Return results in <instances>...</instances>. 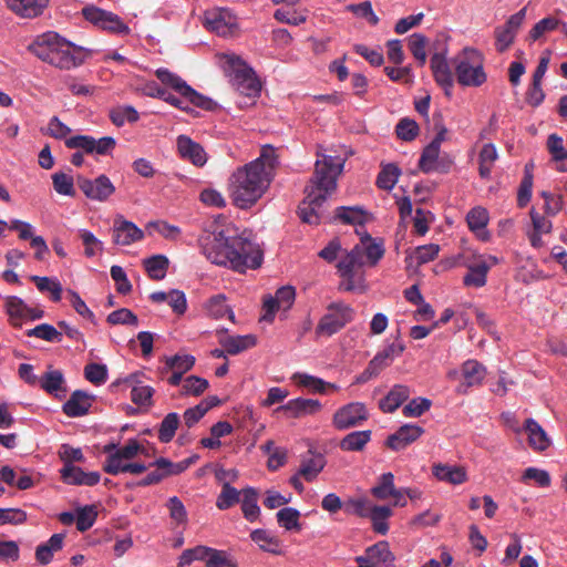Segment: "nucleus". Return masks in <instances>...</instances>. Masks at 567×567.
<instances>
[{
	"label": "nucleus",
	"mask_w": 567,
	"mask_h": 567,
	"mask_svg": "<svg viewBox=\"0 0 567 567\" xmlns=\"http://www.w3.org/2000/svg\"><path fill=\"white\" fill-rule=\"evenodd\" d=\"M144 268L154 280H162L165 278L169 260L165 255H154L143 261Z\"/></svg>",
	"instance_id": "40"
},
{
	"label": "nucleus",
	"mask_w": 567,
	"mask_h": 567,
	"mask_svg": "<svg viewBox=\"0 0 567 567\" xmlns=\"http://www.w3.org/2000/svg\"><path fill=\"white\" fill-rule=\"evenodd\" d=\"M401 175V169L398 165L389 163L382 165V168L377 177V185L384 190H391L395 186Z\"/></svg>",
	"instance_id": "44"
},
{
	"label": "nucleus",
	"mask_w": 567,
	"mask_h": 567,
	"mask_svg": "<svg viewBox=\"0 0 567 567\" xmlns=\"http://www.w3.org/2000/svg\"><path fill=\"white\" fill-rule=\"evenodd\" d=\"M92 405V398L83 391H74L63 404V412L70 417L85 415Z\"/></svg>",
	"instance_id": "29"
},
{
	"label": "nucleus",
	"mask_w": 567,
	"mask_h": 567,
	"mask_svg": "<svg viewBox=\"0 0 567 567\" xmlns=\"http://www.w3.org/2000/svg\"><path fill=\"white\" fill-rule=\"evenodd\" d=\"M411 390L408 385L395 384L389 393L379 402V408L384 413H393L410 396Z\"/></svg>",
	"instance_id": "28"
},
{
	"label": "nucleus",
	"mask_w": 567,
	"mask_h": 567,
	"mask_svg": "<svg viewBox=\"0 0 567 567\" xmlns=\"http://www.w3.org/2000/svg\"><path fill=\"white\" fill-rule=\"evenodd\" d=\"M276 164L275 148L266 145L259 157L238 167L228 181V193L233 204L240 209L252 207L268 189Z\"/></svg>",
	"instance_id": "1"
},
{
	"label": "nucleus",
	"mask_w": 567,
	"mask_h": 567,
	"mask_svg": "<svg viewBox=\"0 0 567 567\" xmlns=\"http://www.w3.org/2000/svg\"><path fill=\"white\" fill-rule=\"evenodd\" d=\"M363 265V246L361 245H355L338 261L337 270L342 278V289L346 291L364 290V280L360 272Z\"/></svg>",
	"instance_id": "9"
},
{
	"label": "nucleus",
	"mask_w": 567,
	"mask_h": 567,
	"mask_svg": "<svg viewBox=\"0 0 567 567\" xmlns=\"http://www.w3.org/2000/svg\"><path fill=\"white\" fill-rule=\"evenodd\" d=\"M461 375L463 383L458 386L457 392L465 393L468 388L482 384L486 369L476 360H467L461 367Z\"/></svg>",
	"instance_id": "27"
},
{
	"label": "nucleus",
	"mask_w": 567,
	"mask_h": 567,
	"mask_svg": "<svg viewBox=\"0 0 567 567\" xmlns=\"http://www.w3.org/2000/svg\"><path fill=\"white\" fill-rule=\"evenodd\" d=\"M353 318L354 310L351 306L343 302H333L329 305L327 313L319 320L316 327V336L318 338L331 337L351 322Z\"/></svg>",
	"instance_id": "10"
},
{
	"label": "nucleus",
	"mask_w": 567,
	"mask_h": 567,
	"mask_svg": "<svg viewBox=\"0 0 567 567\" xmlns=\"http://www.w3.org/2000/svg\"><path fill=\"white\" fill-rule=\"evenodd\" d=\"M195 364V357L190 354H175L165 359V365L172 371L186 373Z\"/></svg>",
	"instance_id": "62"
},
{
	"label": "nucleus",
	"mask_w": 567,
	"mask_h": 567,
	"mask_svg": "<svg viewBox=\"0 0 567 567\" xmlns=\"http://www.w3.org/2000/svg\"><path fill=\"white\" fill-rule=\"evenodd\" d=\"M76 182L79 188L91 200L105 202L115 193L114 184L104 174L94 179L79 176Z\"/></svg>",
	"instance_id": "17"
},
{
	"label": "nucleus",
	"mask_w": 567,
	"mask_h": 567,
	"mask_svg": "<svg viewBox=\"0 0 567 567\" xmlns=\"http://www.w3.org/2000/svg\"><path fill=\"white\" fill-rule=\"evenodd\" d=\"M192 463L193 458H186L178 463H173L165 457H159L155 460L150 466H156L158 470H161L165 478L167 476L177 475L185 472Z\"/></svg>",
	"instance_id": "49"
},
{
	"label": "nucleus",
	"mask_w": 567,
	"mask_h": 567,
	"mask_svg": "<svg viewBox=\"0 0 567 567\" xmlns=\"http://www.w3.org/2000/svg\"><path fill=\"white\" fill-rule=\"evenodd\" d=\"M433 476L451 485H461L468 480L467 471L462 465L437 463L432 466Z\"/></svg>",
	"instance_id": "25"
},
{
	"label": "nucleus",
	"mask_w": 567,
	"mask_h": 567,
	"mask_svg": "<svg viewBox=\"0 0 567 567\" xmlns=\"http://www.w3.org/2000/svg\"><path fill=\"white\" fill-rule=\"evenodd\" d=\"M274 18L280 23L300 25L307 20V11L295 7H282L275 11Z\"/></svg>",
	"instance_id": "45"
},
{
	"label": "nucleus",
	"mask_w": 567,
	"mask_h": 567,
	"mask_svg": "<svg viewBox=\"0 0 567 567\" xmlns=\"http://www.w3.org/2000/svg\"><path fill=\"white\" fill-rule=\"evenodd\" d=\"M206 310L212 317L216 319H220L227 316L233 322L235 320V315L230 307L227 305L226 297L224 295H216L209 298L206 303Z\"/></svg>",
	"instance_id": "46"
},
{
	"label": "nucleus",
	"mask_w": 567,
	"mask_h": 567,
	"mask_svg": "<svg viewBox=\"0 0 567 567\" xmlns=\"http://www.w3.org/2000/svg\"><path fill=\"white\" fill-rule=\"evenodd\" d=\"M84 18L94 25L117 34L130 33L128 25L115 13L100 9L97 7H86L83 9Z\"/></svg>",
	"instance_id": "13"
},
{
	"label": "nucleus",
	"mask_w": 567,
	"mask_h": 567,
	"mask_svg": "<svg viewBox=\"0 0 567 567\" xmlns=\"http://www.w3.org/2000/svg\"><path fill=\"white\" fill-rule=\"evenodd\" d=\"M7 8L22 19L40 17L49 4V0H4Z\"/></svg>",
	"instance_id": "21"
},
{
	"label": "nucleus",
	"mask_w": 567,
	"mask_h": 567,
	"mask_svg": "<svg viewBox=\"0 0 567 567\" xmlns=\"http://www.w3.org/2000/svg\"><path fill=\"white\" fill-rule=\"evenodd\" d=\"M126 382L132 386V401L142 406H148L152 404V396L154 394V389L150 385H145L141 381L140 373L131 374Z\"/></svg>",
	"instance_id": "32"
},
{
	"label": "nucleus",
	"mask_w": 567,
	"mask_h": 567,
	"mask_svg": "<svg viewBox=\"0 0 567 567\" xmlns=\"http://www.w3.org/2000/svg\"><path fill=\"white\" fill-rule=\"evenodd\" d=\"M52 183L54 190L63 196H74V181L73 177L63 173L56 172L52 175Z\"/></svg>",
	"instance_id": "59"
},
{
	"label": "nucleus",
	"mask_w": 567,
	"mask_h": 567,
	"mask_svg": "<svg viewBox=\"0 0 567 567\" xmlns=\"http://www.w3.org/2000/svg\"><path fill=\"white\" fill-rule=\"evenodd\" d=\"M367 556L370 561L375 560L383 566L392 565L395 559L386 542H379L370 546L367 549Z\"/></svg>",
	"instance_id": "47"
},
{
	"label": "nucleus",
	"mask_w": 567,
	"mask_h": 567,
	"mask_svg": "<svg viewBox=\"0 0 567 567\" xmlns=\"http://www.w3.org/2000/svg\"><path fill=\"white\" fill-rule=\"evenodd\" d=\"M28 337L38 338L48 342H61L62 333L49 323H41L27 331Z\"/></svg>",
	"instance_id": "53"
},
{
	"label": "nucleus",
	"mask_w": 567,
	"mask_h": 567,
	"mask_svg": "<svg viewBox=\"0 0 567 567\" xmlns=\"http://www.w3.org/2000/svg\"><path fill=\"white\" fill-rule=\"evenodd\" d=\"M322 404L318 400L297 398L289 400L279 406L277 411H284L288 417H301L319 412Z\"/></svg>",
	"instance_id": "26"
},
{
	"label": "nucleus",
	"mask_w": 567,
	"mask_h": 567,
	"mask_svg": "<svg viewBox=\"0 0 567 567\" xmlns=\"http://www.w3.org/2000/svg\"><path fill=\"white\" fill-rule=\"evenodd\" d=\"M468 272L464 276L463 282L468 287H483L486 284L488 272L487 265H481L477 260L473 264H466Z\"/></svg>",
	"instance_id": "42"
},
{
	"label": "nucleus",
	"mask_w": 567,
	"mask_h": 567,
	"mask_svg": "<svg viewBox=\"0 0 567 567\" xmlns=\"http://www.w3.org/2000/svg\"><path fill=\"white\" fill-rule=\"evenodd\" d=\"M424 433L423 427L416 424H404L386 440V445L394 451L405 449Z\"/></svg>",
	"instance_id": "24"
},
{
	"label": "nucleus",
	"mask_w": 567,
	"mask_h": 567,
	"mask_svg": "<svg viewBox=\"0 0 567 567\" xmlns=\"http://www.w3.org/2000/svg\"><path fill=\"white\" fill-rule=\"evenodd\" d=\"M430 62L436 83L444 89L446 94H450L454 84L455 74L446 59V52L433 54Z\"/></svg>",
	"instance_id": "20"
},
{
	"label": "nucleus",
	"mask_w": 567,
	"mask_h": 567,
	"mask_svg": "<svg viewBox=\"0 0 567 567\" xmlns=\"http://www.w3.org/2000/svg\"><path fill=\"white\" fill-rule=\"evenodd\" d=\"M61 478L65 484L94 486L100 480L99 472H85L75 465H63L60 470Z\"/></svg>",
	"instance_id": "22"
},
{
	"label": "nucleus",
	"mask_w": 567,
	"mask_h": 567,
	"mask_svg": "<svg viewBox=\"0 0 567 567\" xmlns=\"http://www.w3.org/2000/svg\"><path fill=\"white\" fill-rule=\"evenodd\" d=\"M209 383L206 379L197 377V375H189L183 381L182 385V393L185 395H200L207 388Z\"/></svg>",
	"instance_id": "63"
},
{
	"label": "nucleus",
	"mask_w": 567,
	"mask_h": 567,
	"mask_svg": "<svg viewBox=\"0 0 567 567\" xmlns=\"http://www.w3.org/2000/svg\"><path fill=\"white\" fill-rule=\"evenodd\" d=\"M103 451L106 454L103 470L107 474H141L148 467L144 463L132 462L137 454L145 451V447L135 439H130L123 446L115 443L106 444Z\"/></svg>",
	"instance_id": "7"
},
{
	"label": "nucleus",
	"mask_w": 567,
	"mask_h": 567,
	"mask_svg": "<svg viewBox=\"0 0 567 567\" xmlns=\"http://www.w3.org/2000/svg\"><path fill=\"white\" fill-rule=\"evenodd\" d=\"M391 514H392V511L389 506L373 505L368 517H370V519L372 522L373 529L377 533H379L381 535L386 534V532L389 530L386 519L391 516Z\"/></svg>",
	"instance_id": "51"
},
{
	"label": "nucleus",
	"mask_w": 567,
	"mask_h": 567,
	"mask_svg": "<svg viewBox=\"0 0 567 567\" xmlns=\"http://www.w3.org/2000/svg\"><path fill=\"white\" fill-rule=\"evenodd\" d=\"M155 74L163 84L172 87L182 96V99H179L166 91L162 99L166 103L186 113H193V109L189 107L186 102L205 111H213L217 107L215 101L194 90L181 76L171 72L168 69L159 68L155 71Z\"/></svg>",
	"instance_id": "5"
},
{
	"label": "nucleus",
	"mask_w": 567,
	"mask_h": 567,
	"mask_svg": "<svg viewBox=\"0 0 567 567\" xmlns=\"http://www.w3.org/2000/svg\"><path fill=\"white\" fill-rule=\"evenodd\" d=\"M115 138L103 136L94 138L90 135H76L65 141V146L72 150H83L87 154L107 155L115 148Z\"/></svg>",
	"instance_id": "16"
},
{
	"label": "nucleus",
	"mask_w": 567,
	"mask_h": 567,
	"mask_svg": "<svg viewBox=\"0 0 567 567\" xmlns=\"http://www.w3.org/2000/svg\"><path fill=\"white\" fill-rule=\"evenodd\" d=\"M200 247L213 264L239 274L259 268L264 260V252L257 243L244 236H227L224 231L204 236Z\"/></svg>",
	"instance_id": "2"
},
{
	"label": "nucleus",
	"mask_w": 567,
	"mask_h": 567,
	"mask_svg": "<svg viewBox=\"0 0 567 567\" xmlns=\"http://www.w3.org/2000/svg\"><path fill=\"white\" fill-rule=\"evenodd\" d=\"M39 383L48 393L56 394V392L62 389L64 378L62 372L59 370H52L44 373V375L39 380Z\"/></svg>",
	"instance_id": "60"
},
{
	"label": "nucleus",
	"mask_w": 567,
	"mask_h": 567,
	"mask_svg": "<svg viewBox=\"0 0 567 567\" xmlns=\"http://www.w3.org/2000/svg\"><path fill=\"white\" fill-rule=\"evenodd\" d=\"M178 155L197 167L207 163V153L204 147L187 135H178L176 138Z\"/></svg>",
	"instance_id": "19"
},
{
	"label": "nucleus",
	"mask_w": 567,
	"mask_h": 567,
	"mask_svg": "<svg viewBox=\"0 0 567 567\" xmlns=\"http://www.w3.org/2000/svg\"><path fill=\"white\" fill-rule=\"evenodd\" d=\"M498 158V153L494 144H484L478 154V173L484 179H488L492 174L493 166Z\"/></svg>",
	"instance_id": "37"
},
{
	"label": "nucleus",
	"mask_w": 567,
	"mask_h": 567,
	"mask_svg": "<svg viewBox=\"0 0 567 567\" xmlns=\"http://www.w3.org/2000/svg\"><path fill=\"white\" fill-rule=\"evenodd\" d=\"M218 59L233 87L244 99L254 100L259 95L261 84L255 71L240 56L223 53Z\"/></svg>",
	"instance_id": "6"
},
{
	"label": "nucleus",
	"mask_w": 567,
	"mask_h": 567,
	"mask_svg": "<svg viewBox=\"0 0 567 567\" xmlns=\"http://www.w3.org/2000/svg\"><path fill=\"white\" fill-rule=\"evenodd\" d=\"M251 539L262 549L269 553H277L279 540L266 529H255L250 534Z\"/></svg>",
	"instance_id": "57"
},
{
	"label": "nucleus",
	"mask_w": 567,
	"mask_h": 567,
	"mask_svg": "<svg viewBox=\"0 0 567 567\" xmlns=\"http://www.w3.org/2000/svg\"><path fill=\"white\" fill-rule=\"evenodd\" d=\"M113 243L118 246H130L144 238V231L134 223L116 216L112 227Z\"/></svg>",
	"instance_id": "18"
},
{
	"label": "nucleus",
	"mask_w": 567,
	"mask_h": 567,
	"mask_svg": "<svg viewBox=\"0 0 567 567\" xmlns=\"http://www.w3.org/2000/svg\"><path fill=\"white\" fill-rule=\"evenodd\" d=\"M315 173L305 193L306 197L299 205V216L302 221L318 224L320 209L323 203L337 188V179L342 173L346 158L341 156L327 155L322 146L317 150Z\"/></svg>",
	"instance_id": "3"
},
{
	"label": "nucleus",
	"mask_w": 567,
	"mask_h": 567,
	"mask_svg": "<svg viewBox=\"0 0 567 567\" xmlns=\"http://www.w3.org/2000/svg\"><path fill=\"white\" fill-rule=\"evenodd\" d=\"M138 118V112L130 105L116 107L111 112V120L116 126H123L126 122L134 123Z\"/></svg>",
	"instance_id": "61"
},
{
	"label": "nucleus",
	"mask_w": 567,
	"mask_h": 567,
	"mask_svg": "<svg viewBox=\"0 0 567 567\" xmlns=\"http://www.w3.org/2000/svg\"><path fill=\"white\" fill-rule=\"evenodd\" d=\"M524 429L527 432L528 443L532 449L545 451L549 446L550 440L537 421L527 419Z\"/></svg>",
	"instance_id": "34"
},
{
	"label": "nucleus",
	"mask_w": 567,
	"mask_h": 567,
	"mask_svg": "<svg viewBox=\"0 0 567 567\" xmlns=\"http://www.w3.org/2000/svg\"><path fill=\"white\" fill-rule=\"evenodd\" d=\"M441 156V148L436 147V145H427L419 159V167L423 173L430 174L434 173L435 164Z\"/></svg>",
	"instance_id": "55"
},
{
	"label": "nucleus",
	"mask_w": 567,
	"mask_h": 567,
	"mask_svg": "<svg viewBox=\"0 0 567 567\" xmlns=\"http://www.w3.org/2000/svg\"><path fill=\"white\" fill-rule=\"evenodd\" d=\"M489 214L483 206L473 207L466 215L468 229L482 241L491 239V233L487 229Z\"/></svg>",
	"instance_id": "23"
},
{
	"label": "nucleus",
	"mask_w": 567,
	"mask_h": 567,
	"mask_svg": "<svg viewBox=\"0 0 567 567\" xmlns=\"http://www.w3.org/2000/svg\"><path fill=\"white\" fill-rule=\"evenodd\" d=\"M31 281H33L37 288L41 292H50L51 299L54 302H58L62 298V285L55 277H40V276H31Z\"/></svg>",
	"instance_id": "43"
},
{
	"label": "nucleus",
	"mask_w": 567,
	"mask_h": 567,
	"mask_svg": "<svg viewBox=\"0 0 567 567\" xmlns=\"http://www.w3.org/2000/svg\"><path fill=\"white\" fill-rule=\"evenodd\" d=\"M219 344L227 351L230 355H236L251 347L256 343V338L251 334L246 336H228L224 334L219 337Z\"/></svg>",
	"instance_id": "33"
},
{
	"label": "nucleus",
	"mask_w": 567,
	"mask_h": 567,
	"mask_svg": "<svg viewBox=\"0 0 567 567\" xmlns=\"http://www.w3.org/2000/svg\"><path fill=\"white\" fill-rule=\"evenodd\" d=\"M276 518L279 526L286 530L299 532L301 529V525L299 523L300 512L293 507H284L279 509L276 514Z\"/></svg>",
	"instance_id": "50"
},
{
	"label": "nucleus",
	"mask_w": 567,
	"mask_h": 567,
	"mask_svg": "<svg viewBox=\"0 0 567 567\" xmlns=\"http://www.w3.org/2000/svg\"><path fill=\"white\" fill-rule=\"evenodd\" d=\"M296 291L291 286L279 288L275 296H267L264 299L261 320L272 322L277 312H286L293 305Z\"/></svg>",
	"instance_id": "14"
},
{
	"label": "nucleus",
	"mask_w": 567,
	"mask_h": 567,
	"mask_svg": "<svg viewBox=\"0 0 567 567\" xmlns=\"http://www.w3.org/2000/svg\"><path fill=\"white\" fill-rule=\"evenodd\" d=\"M405 350V346L403 342L396 338L393 342L388 343L382 350H380L371 360L372 368L377 367L380 371H382L385 367L390 365V363L398 357H400Z\"/></svg>",
	"instance_id": "31"
},
{
	"label": "nucleus",
	"mask_w": 567,
	"mask_h": 567,
	"mask_svg": "<svg viewBox=\"0 0 567 567\" xmlns=\"http://www.w3.org/2000/svg\"><path fill=\"white\" fill-rule=\"evenodd\" d=\"M371 431H354L340 441V449L346 452H360L371 441Z\"/></svg>",
	"instance_id": "39"
},
{
	"label": "nucleus",
	"mask_w": 567,
	"mask_h": 567,
	"mask_svg": "<svg viewBox=\"0 0 567 567\" xmlns=\"http://www.w3.org/2000/svg\"><path fill=\"white\" fill-rule=\"evenodd\" d=\"M310 456L303 457L299 467V474L308 482H312L322 472L326 466V458L320 453H312Z\"/></svg>",
	"instance_id": "35"
},
{
	"label": "nucleus",
	"mask_w": 567,
	"mask_h": 567,
	"mask_svg": "<svg viewBox=\"0 0 567 567\" xmlns=\"http://www.w3.org/2000/svg\"><path fill=\"white\" fill-rule=\"evenodd\" d=\"M336 217L346 224L363 225L367 220L365 212L358 206L354 207H339L336 210Z\"/></svg>",
	"instance_id": "52"
},
{
	"label": "nucleus",
	"mask_w": 567,
	"mask_h": 567,
	"mask_svg": "<svg viewBox=\"0 0 567 567\" xmlns=\"http://www.w3.org/2000/svg\"><path fill=\"white\" fill-rule=\"evenodd\" d=\"M368 417L369 412L364 403L350 402L334 412L332 424L337 430H348L359 426Z\"/></svg>",
	"instance_id": "15"
},
{
	"label": "nucleus",
	"mask_w": 567,
	"mask_h": 567,
	"mask_svg": "<svg viewBox=\"0 0 567 567\" xmlns=\"http://www.w3.org/2000/svg\"><path fill=\"white\" fill-rule=\"evenodd\" d=\"M451 63L454 69L455 79L462 86L478 87L487 80L484 70V56L476 49L464 48L453 56Z\"/></svg>",
	"instance_id": "8"
},
{
	"label": "nucleus",
	"mask_w": 567,
	"mask_h": 567,
	"mask_svg": "<svg viewBox=\"0 0 567 567\" xmlns=\"http://www.w3.org/2000/svg\"><path fill=\"white\" fill-rule=\"evenodd\" d=\"M243 496V491L233 487L229 482H225L221 492L217 497L216 506L220 511H225L239 503Z\"/></svg>",
	"instance_id": "48"
},
{
	"label": "nucleus",
	"mask_w": 567,
	"mask_h": 567,
	"mask_svg": "<svg viewBox=\"0 0 567 567\" xmlns=\"http://www.w3.org/2000/svg\"><path fill=\"white\" fill-rule=\"evenodd\" d=\"M4 310L12 326L20 327L25 320H39L44 317V311L39 307L28 305L17 296L4 297Z\"/></svg>",
	"instance_id": "12"
},
{
	"label": "nucleus",
	"mask_w": 567,
	"mask_h": 567,
	"mask_svg": "<svg viewBox=\"0 0 567 567\" xmlns=\"http://www.w3.org/2000/svg\"><path fill=\"white\" fill-rule=\"evenodd\" d=\"M210 553V547L196 546L194 548L185 549L179 556L177 567H187L196 560L207 563V557Z\"/></svg>",
	"instance_id": "56"
},
{
	"label": "nucleus",
	"mask_w": 567,
	"mask_h": 567,
	"mask_svg": "<svg viewBox=\"0 0 567 567\" xmlns=\"http://www.w3.org/2000/svg\"><path fill=\"white\" fill-rule=\"evenodd\" d=\"M179 424V415L175 412L168 413L162 421L158 430V439L163 443L173 440Z\"/></svg>",
	"instance_id": "54"
},
{
	"label": "nucleus",
	"mask_w": 567,
	"mask_h": 567,
	"mask_svg": "<svg viewBox=\"0 0 567 567\" xmlns=\"http://www.w3.org/2000/svg\"><path fill=\"white\" fill-rule=\"evenodd\" d=\"M97 517V511L94 505H86L76 511V528L80 532L90 529Z\"/></svg>",
	"instance_id": "58"
},
{
	"label": "nucleus",
	"mask_w": 567,
	"mask_h": 567,
	"mask_svg": "<svg viewBox=\"0 0 567 567\" xmlns=\"http://www.w3.org/2000/svg\"><path fill=\"white\" fill-rule=\"evenodd\" d=\"M204 25L220 37H233L238 32V19L228 8H213L204 13Z\"/></svg>",
	"instance_id": "11"
},
{
	"label": "nucleus",
	"mask_w": 567,
	"mask_h": 567,
	"mask_svg": "<svg viewBox=\"0 0 567 567\" xmlns=\"http://www.w3.org/2000/svg\"><path fill=\"white\" fill-rule=\"evenodd\" d=\"M426 38L420 33H414L409 39V49L412 55L421 65L426 62Z\"/></svg>",
	"instance_id": "64"
},
{
	"label": "nucleus",
	"mask_w": 567,
	"mask_h": 567,
	"mask_svg": "<svg viewBox=\"0 0 567 567\" xmlns=\"http://www.w3.org/2000/svg\"><path fill=\"white\" fill-rule=\"evenodd\" d=\"M371 494L378 499H386L390 496H402V491L395 488L394 475L391 472L383 473L377 484L371 488Z\"/></svg>",
	"instance_id": "36"
},
{
	"label": "nucleus",
	"mask_w": 567,
	"mask_h": 567,
	"mask_svg": "<svg viewBox=\"0 0 567 567\" xmlns=\"http://www.w3.org/2000/svg\"><path fill=\"white\" fill-rule=\"evenodd\" d=\"M240 502L244 517L251 523L257 520L260 515L257 491L254 487L244 488Z\"/></svg>",
	"instance_id": "38"
},
{
	"label": "nucleus",
	"mask_w": 567,
	"mask_h": 567,
	"mask_svg": "<svg viewBox=\"0 0 567 567\" xmlns=\"http://www.w3.org/2000/svg\"><path fill=\"white\" fill-rule=\"evenodd\" d=\"M291 380L299 386L308 389L312 393L324 394L328 389L339 390V386L334 383L327 382L318 377L296 372L292 374Z\"/></svg>",
	"instance_id": "30"
},
{
	"label": "nucleus",
	"mask_w": 567,
	"mask_h": 567,
	"mask_svg": "<svg viewBox=\"0 0 567 567\" xmlns=\"http://www.w3.org/2000/svg\"><path fill=\"white\" fill-rule=\"evenodd\" d=\"M28 50L41 61L60 70L79 68L90 56V50L69 41L55 31L37 35Z\"/></svg>",
	"instance_id": "4"
},
{
	"label": "nucleus",
	"mask_w": 567,
	"mask_h": 567,
	"mask_svg": "<svg viewBox=\"0 0 567 567\" xmlns=\"http://www.w3.org/2000/svg\"><path fill=\"white\" fill-rule=\"evenodd\" d=\"M78 235L84 246V256L94 258L103 252L104 244L91 230L85 228L78 229Z\"/></svg>",
	"instance_id": "41"
}]
</instances>
